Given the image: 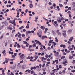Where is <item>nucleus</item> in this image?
<instances>
[{
    "label": "nucleus",
    "mask_w": 75,
    "mask_h": 75,
    "mask_svg": "<svg viewBox=\"0 0 75 75\" xmlns=\"http://www.w3.org/2000/svg\"><path fill=\"white\" fill-rule=\"evenodd\" d=\"M35 42H36V43L37 44H38V43H39V41L37 40H35Z\"/></svg>",
    "instance_id": "5701e85b"
},
{
    "label": "nucleus",
    "mask_w": 75,
    "mask_h": 75,
    "mask_svg": "<svg viewBox=\"0 0 75 75\" xmlns=\"http://www.w3.org/2000/svg\"><path fill=\"white\" fill-rule=\"evenodd\" d=\"M45 63H44L42 65V68H44V67H45Z\"/></svg>",
    "instance_id": "c85d7f7f"
},
{
    "label": "nucleus",
    "mask_w": 75,
    "mask_h": 75,
    "mask_svg": "<svg viewBox=\"0 0 75 75\" xmlns=\"http://www.w3.org/2000/svg\"><path fill=\"white\" fill-rule=\"evenodd\" d=\"M12 24H13V26H16V21L13 20L12 21Z\"/></svg>",
    "instance_id": "f257e3e1"
},
{
    "label": "nucleus",
    "mask_w": 75,
    "mask_h": 75,
    "mask_svg": "<svg viewBox=\"0 0 75 75\" xmlns=\"http://www.w3.org/2000/svg\"><path fill=\"white\" fill-rule=\"evenodd\" d=\"M45 57L46 58H48V55H47V54L46 55Z\"/></svg>",
    "instance_id": "680f3d73"
},
{
    "label": "nucleus",
    "mask_w": 75,
    "mask_h": 75,
    "mask_svg": "<svg viewBox=\"0 0 75 75\" xmlns=\"http://www.w3.org/2000/svg\"><path fill=\"white\" fill-rule=\"evenodd\" d=\"M44 38H45V37L44 36H43L42 37V40H44Z\"/></svg>",
    "instance_id": "e433bc0d"
},
{
    "label": "nucleus",
    "mask_w": 75,
    "mask_h": 75,
    "mask_svg": "<svg viewBox=\"0 0 75 75\" xmlns=\"http://www.w3.org/2000/svg\"><path fill=\"white\" fill-rule=\"evenodd\" d=\"M21 47L23 49H25V46H23V45H22Z\"/></svg>",
    "instance_id": "aec40b11"
},
{
    "label": "nucleus",
    "mask_w": 75,
    "mask_h": 75,
    "mask_svg": "<svg viewBox=\"0 0 75 75\" xmlns=\"http://www.w3.org/2000/svg\"><path fill=\"white\" fill-rule=\"evenodd\" d=\"M22 6H23V7H25V5L24 4H23Z\"/></svg>",
    "instance_id": "052dcab7"
},
{
    "label": "nucleus",
    "mask_w": 75,
    "mask_h": 75,
    "mask_svg": "<svg viewBox=\"0 0 75 75\" xmlns=\"http://www.w3.org/2000/svg\"><path fill=\"white\" fill-rule=\"evenodd\" d=\"M3 54H4L5 53H6V50H4L2 52Z\"/></svg>",
    "instance_id": "c9c22d12"
},
{
    "label": "nucleus",
    "mask_w": 75,
    "mask_h": 75,
    "mask_svg": "<svg viewBox=\"0 0 75 75\" xmlns=\"http://www.w3.org/2000/svg\"><path fill=\"white\" fill-rule=\"evenodd\" d=\"M56 33H57L59 35H61V33H60V32H56Z\"/></svg>",
    "instance_id": "cd10ccee"
},
{
    "label": "nucleus",
    "mask_w": 75,
    "mask_h": 75,
    "mask_svg": "<svg viewBox=\"0 0 75 75\" xmlns=\"http://www.w3.org/2000/svg\"><path fill=\"white\" fill-rule=\"evenodd\" d=\"M52 33L54 34H55V32L54 31L52 30Z\"/></svg>",
    "instance_id": "4c0bfd02"
},
{
    "label": "nucleus",
    "mask_w": 75,
    "mask_h": 75,
    "mask_svg": "<svg viewBox=\"0 0 75 75\" xmlns=\"http://www.w3.org/2000/svg\"><path fill=\"white\" fill-rule=\"evenodd\" d=\"M62 73L64 74H65V70H63L62 71Z\"/></svg>",
    "instance_id": "603ef678"
},
{
    "label": "nucleus",
    "mask_w": 75,
    "mask_h": 75,
    "mask_svg": "<svg viewBox=\"0 0 75 75\" xmlns=\"http://www.w3.org/2000/svg\"><path fill=\"white\" fill-rule=\"evenodd\" d=\"M54 24H57V21H55L54 22Z\"/></svg>",
    "instance_id": "e2e57ef3"
},
{
    "label": "nucleus",
    "mask_w": 75,
    "mask_h": 75,
    "mask_svg": "<svg viewBox=\"0 0 75 75\" xmlns=\"http://www.w3.org/2000/svg\"><path fill=\"white\" fill-rule=\"evenodd\" d=\"M62 34H63L64 37H67L66 33H63Z\"/></svg>",
    "instance_id": "ddd939ff"
},
{
    "label": "nucleus",
    "mask_w": 75,
    "mask_h": 75,
    "mask_svg": "<svg viewBox=\"0 0 75 75\" xmlns=\"http://www.w3.org/2000/svg\"><path fill=\"white\" fill-rule=\"evenodd\" d=\"M24 54H22V55H21L20 57V58H21V59H23V58H24Z\"/></svg>",
    "instance_id": "f03ea898"
},
{
    "label": "nucleus",
    "mask_w": 75,
    "mask_h": 75,
    "mask_svg": "<svg viewBox=\"0 0 75 75\" xmlns=\"http://www.w3.org/2000/svg\"><path fill=\"white\" fill-rule=\"evenodd\" d=\"M11 74L12 75H14V74L13 73V72H11Z\"/></svg>",
    "instance_id": "774afa93"
},
{
    "label": "nucleus",
    "mask_w": 75,
    "mask_h": 75,
    "mask_svg": "<svg viewBox=\"0 0 75 75\" xmlns=\"http://www.w3.org/2000/svg\"><path fill=\"white\" fill-rule=\"evenodd\" d=\"M25 35L24 34H23L22 35V37H25Z\"/></svg>",
    "instance_id": "8fccbe9b"
},
{
    "label": "nucleus",
    "mask_w": 75,
    "mask_h": 75,
    "mask_svg": "<svg viewBox=\"0 0 75 75\" xmlns=\"http://www.w3.org/2000/svg\"><path fill=\"white\" fill-rule=\"evenodd\" d=\"M26 35L27 37H28V36H29L28 35V33L27 32Z\"/></svg>",
    "instance_id": "864d4df0"
},
{
    "label": "nucleus",
    "mask_w": 75,
    "mask_h": 75,
    "mask_svg": "<svg viewBox=\"0 0 75 75\" xmlns=\"http://www.w3.org/2000/svg\"><path fill=\"white\" fill-rule=\"evenodd\" d=\"M54 26H55V27H58V24H55L54 23Z\"/></svg>",
    "instance_id": "6ab92c4d"
},
{
    "label": "nucleus",
    "mask_w": 75,
    "mask_h": 75,
    "mask_svg": "<svg viewBox=\"0 0 75 75\" xmlns=\"http://www.w3.org/2000/svg\"><path fill=\"white\" fill-rule=\"evenodd\" d=\"M20 67H21V64H20V63H18L17 66V67L20 68Z\"/></svg>",
    "instance_id": "f8f14e48"
},
{
    "label": "nucleus",
    "mask_w": 75,
    "mask_h": 75,
    "mask_svg": "<svg viewBox=\"0 0 75 75\" xmlns=\"http://www.w3.org/2000/svg\"><path fill=\"white\" fill-rule=\"evenodd\" d=\"M52 44H54V46L55 47V45H57V43L54 42H53Z\"/></svg>",
    "instance_id": "9b49d317"
},
{
    "label": "nucleus",
    "mask_w": 75,
    "mask_h": 75,
    "mask_svg": "<svg viewBox=\"0 0 75 75\" xmlns=\"http://www.w3.org/2000/svg\"><path fill=\"white\" fill-rule=\"evenodd\" d=\"M72 40H74V38L73 37H71L70 39H69V41H72Z\"/></svg>",
    "instance_id": "20e7f679"
},
{
    "label": "nucleus",
    "mask_w": 75,
    "mask_h": 75,
    "mask_svg": "<svg viewBox=\"0 0 75 75\" xmlns=\"http://www.w3.org/2000/svg\"><path fill=\"white\" fill-rule=\"evenodd\" d=\"M30 73H31V74H34V72L32 70Z\"/></svg>",
    "instance_id": "a19ab883"
},
{
    "label": "nucleus",
    "mask_w": 75,
    "mask_h": 75,
    "mask_svg": "<svg viewBox=\"0 0 75 75\" xmlns=\"http://www.w3.org/2000/svg\"><path fill=\"white\" fill-rule=\"evenodd\" d=\"M26 28H29L30 26H29V24H27V26H26Z\"/></svg>",
    "instance_id": "dca6fc26"
},
{
    "label": "nucleus",
    "mask_w": 75,
    "mask_h": 75,
    "mask_svg": "<svg viewBox=\"0 0 75 75\" xmlns=\"http://www.w3.org/2000/svg\"><path fill=\"white\" fill-rule=\"evenodd\" d=\"M27 33H28V34H30V33H31V31H28Z\"/></svg>",
    "instance_id": "13d9d810"
},
{
    "label": "nucleus",
    "mask_w": 75,
    "mask_h": 75,
    "mask_svg": "<svg viewBox=\"0 0 75 75\" xmlns=\"http://www.w3.org/2000/svg\"><path fill=\"white\" fill-rule=\"evenodd\" d=\"M47 50H51V47H48L47 48Z\"/></svg>",
    "instance_id": "3c124183"
},
{
    "label": "nucleus",
    "mask_w": 75,
    "mask_h": 75,
    "mask_svg": "<svg viewBox=\"0 0 75 75\" xmlns=\"http://www.w3.org/2000/svg\"><path fill=\"white\" fill-rule=\"evenodd\" d=\"M45 30L47 31H48V28H46L45 29Z\"/></svg>",
    "instance_id": "69168bd1"
},
{
    "label": "nucleus",
    "mask_w": 75,
    "mask_h": 75,
    "mask_svg": "<svg viewBox=\"0 0 75 75\" xmlns=\"http://www.w3.org/2000/svg\"><path fill=\"white\" fill-rule=\"evenodd\" d=\"M34 44L32 45L33 47V48H35V47H36V43H34Z\"/></svg>",
    "instance_id": "0eeeda50"
},
{
    "label": "nucleus",
    "mask_w": 75,
    "mask_h": 75,
    "mask_svg": "<svg viewBox=\"0 0 75 75\" xmlns=\"http://www.w3.org/2000/svg\"><path fill=\"white\" fill-rule=\"evenodd\" d=\"M15 59H9V61H14V60H15Z\"/></svg>",
    "instance_id": "412c9836"
},
{
    "label": "nucleus",
    "mask_w": 75,
    "mask_h": 75,
    "mask_svg": "<svg viewBox=\"0 0 75 75\" xmlns=\"http://www.w3.org/2000/svg\"><path fill=\"white\" fill-rule=\"evenodd\" d=\"M68 9L70 10H71V7H69L68 8Z\"/></svg>",
    "instance_id": "0e129e2a"
},
{
    "label": "nucleus",
    "mask_w": 75,
    "mask_h": 75,
    "mask_svg": "<svg viewBox=\"0 0 75 75\" xmlns=\"http://www.w3.org/2000/svg\"><path fill=\"white\" fill-rule=\"evenodd\" d=\"M36 68L37 69H40V67L38 66H36Z\"/></svg>",
    "instance_id": "f704fd0d"
},
{
    "label": "nucleus",
    "mask_w": 75,
    "mask_h": 75,
    "mask_svg": "<svg viewBox=\"0 0 75 75\" xmlns=\"http://www.w3.org/2000/svg\"><path fill=\"white\" fill-rule=\"evenodd\" d=\"M23 28H24V27H23V26H22L21 27H20L19 28V29L20 30H22Z\"/></svg>",
    "instance_id": "4be33fe9"
},
{
    "label": "nucleus",
    "mask_w": 75,
    "mask_h": 75,
    "mask_svg": "<svg viewBox=\"0 0 75 75\" xmlns=\"http://www.w3.org/2000/svg\"><path fill=\"white\" fill-rule=\"evenodd\" d=\"M12 57L13 58V59H15V58H16V57H15L13 55L12 56Z\"/></svg>",
    "instance_id": "a18cd8bd"
},
{
    "label": "nucleus",
    "mask_w": 75,
    "mask_h": 75,
    "mask_svg": "<svg viewBox=\"0 0 75 75\" xmlns=\"http://www.w3.org/2000/svg\"><path fill=\"white\" fill-rule=\"evenodd\" d=\"M40 28L42 29L43 30H44V29L45 28V26H41L40 27Z\"/></svg>",
    "instance_id": "6e6552de"
},
{
    "label": "nucleus",
    "mask_w": 75,
    "mask_h": 75,
    "mask_svg": "<svg viewBox=\"0 0 75 75\" xmlns=\"http://www.w3.org/2000/svg\"><path fill=\"white\" fill-rule=\"evenodd\" d=\"M55 42H58V40L57 39V37L55 38Z\"/></svg>",
    "instance_id": "2eb2a0df"
},
{
    "label": "nucleus",
    "mask_w": 75,
    "mask_h": 75,
    "mask_svg": "<svg viewBox=\"0 0 75 75\" xmlns=\"http://www.w3.org/2000/svg\"><path fill=\"white\" fill-rule=\"evenodd\" d=\"M31 57L30 56H28V57H27V59H30Z\"/></svg>",
    "instance_id": "bf43d9fd"
},
{
    "label": "nucleus",
    "mask_w": 75,
    "mask_h": 75,
    "mask_svg": "<svg viewBox=\"0 0 75 75\" xmlns=\"http://www.w3.org/2000/svg\"><path fill=\"white\" fill-rule=\"evenodd\" d=\"M72 63H73V64H74V63H75V60H73Z\"/></svg>",
    "instance_id": "338daca9"
},
{
    "label": "nucleus",
    "mask_w": 75,
    "mask_h": 75,
    "mask_svg": "<svg viewBox=\"0 0 75 75\" xmlns=\"http://www.w3.org/2000/svg\"><path fill=\"white\" fill-rule=\"evenodd\" d=\"M5 62L6 64H7V63H8V61H9V59L7 58H6L5 59Z\"/></svg>",
    "instance_id": "7ed1b4c3"
},
{
    "label": "nucleus",
    "mask_w": 75,
    "mask_h": 75,
    "mask_svg": "<svg viewBox=\"0 0 75 75\" xmlns=\"http://www.w3.org/2000/svg\"><path fill=\"white\" fill-rule=\"evenodd\" d=\"M53 6L54 8V9H55V8H56V5L55 4H53Z\"/></svg>",
    "instance_id": "1a4fd4ad"
},
{
    "label": "nucleus",
    "mask_w": 75,
    "mask_h": 75,
    "mask_svg": "<svg viewBox=\"0 0 75 75\" xmlns=\"http://www.w3.org/2000/svg\"><path fill=\"white\" fill-rule=\"evenodd\" d=\"M52 4V3H51L50 2L49 3V5L50 6H51Z\"/></svg>",
    "instance_id": "5fc2aeb1"
},
{
    "label": "nucleus",
    "mask_w": 75,
    "mask_h": 75,
    "mask_svg": "<svg viewBox=\"0 0 75 75\" xmlns=\"http://www.w3.org/2000/svg\"><path fill=\"white\" fill-rule=\"evenodd\" d=\"M22 67L23 69H24V68H25V66L24 65H23L22 66Z\"/></svg>",
    "instance_id": "37998d69"
},
{
    "label": "nucleus",
    "mask_w": 75,
    "mask_h": 75,
    "mask_svg": "<svg viewBox=\"0 0 75 75\" xmlns=\"http://www.w3.org/2000/svg\"><path fill=\"white\" fill-rule=\"evenodd\" d=\"M21 36V34H19V35H18V37H19V38H21V37H20Z\"/></svg>",
    "instance_id": "2f4dec72"
},
{
    "label": "nucleus",
    "mask_w": 75,
    "mask_h": 75,
    "mask_svg": "<svg viewBox=\"0 0 75 75\" xmlns=\"http://www.w3.org/2000/svg\"><path fill=\"white\" fill-rule=\"evenodd\" d=\"M31 70H33V69H36V67H32L30 69Z\"/></svg>",
    "instance_id": "39448f33"
},
{
    "label": "nucleus",
    "mask_w": 75,
    "mask_h": 75,
    "mask_svg": "<svg viewBox=\"0 0 75 75\" xmlns=\"http://www.w3.org/2000/svg\"><path fill=\"white\" fill-rule=\"evenodd\" d=\"M23 44H27V42H25V41H23Z\"/></svg>",
    "instance_id": "c756f323"
},
{
    "label": "nucleus",
    "mask_w": 75,
    "mask_h": 75,
    "mask_svg": "<svg viewBox=\"0 0 75 75\" xmlns=\"http://www.w3.org/2000/svg\"><path fill=\"white\" fill-rule=\"evenodd\" d=\"M59 6L60 7H63V5L61 4H59Z\"/></svg>",
    "instance_id": "a878e982"
},
{
    "label": "nucleus",
    "mask_w": 75,
    "mask_h": 75,
    "mask_svg": "<svg viewBox=\"0 0 75 75\" xmlns=\"http://www.w3.org/2000/svg\"><path fill=\"white\" fill-rule=\"evenodd\" d=\"M35 18L36 19V20H38V16H36L35 17Z\"/></svg>",
    "instance_id": "ea45409f"
},
{
    "label": "nucleus",
    "mask_w": 75,
    "mask_h": 75,
    "mask_svg": "<svg viewBox=\"0 0 75 75\" xmlns=\"http://www.w3.org/2000/svg\"><path fill=\"white\" fill-rule=\"evenodd\" d=\"M69 58L70 59H71L73 58V56L69 57Z\"/></svg>",
    "instance_id": "b1692460"
},
{
    "label": "nucleus",
    "mask_w": 75,
    "mask_h": 75,
    "mask_svg": "<svg viewBox=\"0 0 75 75\" xmlns=\"http://www.w3.org/2000/svg\"><path fill=\"white\" fill-rule=\"evenodd\" d=\"M61 19V20H65V18H64L63 17H62L60 19Z\"/></svg>",
    "instance_id": "72a5a7b5"
},
{
    "label": "nucleus",
    "mask_w": 75,
    "mask_h": 75,
    "mask_svg": "<svg viewBox=\"0 0 75 75\" xmlns=\"http://www.w3.org/2000/svg\"><path fill=\"white\" fill-rule=\"evenodd\" d=\"M40 49L41 51H43L44 50V49L42 47H41Z\"/></svg>",
    "instance_id": "de8ad7c7"
},
{
    "label": "nucleus",
    "mask_w": 75,
    "mask_h": 75,
    "mask_svg": "<svg viewBox=\"0 0 75 75\" xmlns=\"http://www.w3.org/2000/svg\"><path fill=\"white\" fill-rule=\"evenodd\" d=\"M7 29H8V30H13V28H12V27H10V26L8 27Z\"/></svg>",
    "instance_id": "423d86ee"
},
{
    "label": "nucleus",
    "mask_w": 75,
    "mask_h": 75,
    "mask_svg": "<svg viewBox=\"0 0 75 75\" xmlns=\"http://www.w3.org/2000/svg\"><path fill=\"white\" fill-rule=\"evenodd\" d=\"M39 66L40 68H41V67H42V65L41 64H39Z\"/></svg>",
    "instance_id": "c03bdc74"
},
{
    "label": "nucleus",
    "mask_w": 75,
    "mask_h": 75,
    "mask_svg": "<svg viewBox=\"0 0 75 75\" xmlns=\"http://www.w3.org/2000/svg\"><path fill=\"white\" fill-rule=\"evenodd\" d=\"M19 23H20V24H21L23 22H22L21 21H19Z\"/></svg>",
    "instance_id": "09e8293b"
},
{
    "label": "nucleus",
    "mask_w": 75,
    "mask_h": 75,
    "mask_svg": "<svg viewBox=\"0 0 75 75\" xmlns=\"http://www.w3.org/2000/svg\"><path fill=\"white\" fill-rule=\"evenodd\" d=\"M69 16L70 18H71V17H72V16H71V14H69Z\"/></svg>",
    "instance_id": "79ce46f5"
},
{
    "label": "nucleus",
    "mask_w": 75,
    "mask_h": 75,
    "mask_svg": "<svg viewBox=\"0 0 75 75\" xmlns=\"http://www.w3.org/2000/svg\"><path fill=\"white\" fill-rule=\"evenodd\" d=\"M25 12L27 13L28 12V9H26L25 11Z\"/></svg>",
    "instance_id": "6e6d98bb"
},
{
    "label": "nucleus",
    "mask_w": 75,
    "mask_h": 75,
    "mask_svg": "<svg viewBox=\"0 0 75 75\" xmlns=\"http://www.w3.org/2000/svg\"><path fill=\"white\" fill-rule=\"evenodd\" d=\"M30 8H32L33 7V5L32 4H30V5L29 6Z\"/></svg>",
    "instance_id": "9d476101"
},
{
    "label": "nucleus",
    "mask_w": 75,
    "mask_h": 75,
    "mask_svg": "<svg viewBox=\"0 0 75 75\" xmlns=\"http://www.w3.org/2000/svg\"><path fill=\"white\" fill-rule=\"evenodd\" d=\"M28 45H29V44H28V43H27L26 45L27 47H28Z\"/></svg>",
    "instance_id": "49530a36"
},
{
    "label": "nucleus",
    "mask_w": 75,
    "mask_h": 75,
    "mask_svg": "<svg viewBox=\"0 0 75 75\" xmlns=\"http://www.w3.org/2000/svg\"><path fill=\"white\" fill-rule=\"evenodd\" d=\"M57 21L58 23H61V21H62V20H61V19H60L59 20L57 19Z\"/></svg>",
    "instance_id": "4468645a"
},
{
    "label": "nucleus",
    "mask_w": 75,
    "mask_h": 75,
    "mask_svg": "<svg viewBox=\"0 0 75 75\" xmlns=\"http://www.w3.org/2000/svg\"><path fill=\"white\" fill-rule=\"evenodd\" d=\"M10 64H14V62H10Z\"/></svg>",
    "instance_id": "58836bf2"
},
{
    "label": "nucleus",
    "mask_w": 75,
    "mask_h": 75,
    "mask_svg": "<svg viewBox=\"0 0 75 75\" xmlns=\"http://www.w3.org/2000/svg\"><path fill=\"white\" fill-rule=\"evenodd\" d=\"M53 41V40H50V41H49V43H52V42Z\"/></svg>",
    "instance_id": "7c9ffc66"
},
{
    "label": "nucleus",
    "mask_w": 75,
    "mask_h": 75,
    "mask_svg": "<svg viewBox=\"0 0 75 75\" xmlns=\"http://www.w3.org/2000/svg\"><path fill=\"white\" fill-rule=\"evenodd\" d=\"M9 23H11V24L12 23V21L11 20H10L9 21Z\"/></svg>",
    "instance_id": "4d7b16f0"
},
{
    "label": "nucleus",
    "mask_w": 75,
    "mask_h": 75,
    "mask_svg": "<svg viewBox=\"0 0 75 75\" xmlns=\"http://www.w3.org/2000/svg\"><path fill=\"white\" fill-rule=\"evenodd\" d=\"M13 65L14 67H15V68L16 67V66H17V64H16L14 63L13 64Z\"/></svg>",
    "instance_id": "f3484780"
},
{
    "label": "nucleus",
    "mask_w": 75,
    "mask_h": 75,
    "mask_svg": "<svg viewBox=\"0 0 75 75\" xmlns=\"http://www.w3.org/2000/svg\"><path fill=\"white\" fill-rule=\"evenodd\" d=\"M65 58V57L64 56H63L61 57V59H63Z\"/></svg>",
    "instance_id": "393cba45"
},
{
    "label": "nucleus",
    "mask_w": 75,
    "mask_h": 75,
    "mask_svg": "<svg viewBox=\"0 0 75 75\" xmlns=\"http://www.w3.org/2000/svg\"><path fill=\"white\" fill-rule=\"evenodd\" d=\"M39 33L40 34H42V30H39Z\"/></svg>",
    "instance_id": "a211bd4d"
},
{
    "label": "nucleus",
    "mask_w": 75,
    "mask_h": 75,
    "mask_svg": "<svg viewBox=\"0 0 75 75\" xmlns=\"http://www.w3.org/2000/svg\"><path fill=\"white\" fill-rule=\"evenodd\" d=\"M72 30L71 29L69 30L68 31V33H71V32H72Z\"/></svg>",
    "instance_id": "bb28decb"
},
{
    "label": "nucleus",
    "mask_w": 75,
    "mask_h": 75,
    "mask_svg": "<svg viewBox=\"0 0 75 75\" xmlns=\"http://www.w3.org/2000/svg\"><path fill=\"white\" fill-rule=\"evenodd\" d=\"M3 35H2L0 37V40H1L2 38H3Z\"/></svg>",
    "instance_id": "473e14b6"
}]
</instances>
